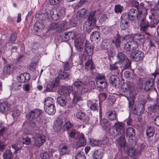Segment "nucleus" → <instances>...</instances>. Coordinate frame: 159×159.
<instances>
[{"label":"nucleus","instance_id":"obj_1","mask_svg":"<svg viewBox=\"0 0 159 159\" xmlns=\"http://www.w3.org/2000/svg\"><path fill=\"white\" fill-rule=\"evenodd\" d=\"M133 3L135 4V6L137 8V10L130 9L128 13H124L122 15L124 18L131 21L134 20L136 18L138 20L142 14L143 10L147 9L144 7V5L143 3H141L139 7H138L139 3L137 2L133 1Z\"/></svg>","mask_w":159,"mask_h":159},{"label":"nucleus","instance_id":"obj_2","mask_svg":"<svg viewBox=\"0 0 159 159\" xmlns=\"http://www.w3.org/2000/svg\"><path fill=\"white\" fill-rule=\"evenodd\" d=\"M73 85L75 87L78 92H80L81 94L87 93L94 89L96 85L94 81H90L88 83L81 81H77L73 83Z\"/></svg>","mask_w":159,"mask_h":159},{"label":"nucleus","instance_id":"obj_3","mask_svg":"<svg viewBox=\"0 0 159 159\" xmlns=\"http://www.w3.org/2000/svg\"><path fill=\"white\" fill-rule=\"evenodd\" d=\"M98 12L92 11L89 12L87 18L88 21L86 22L83 26V30L85 32L89 33L94 28L96 21Z\"/></svg>","mask_w":159,"mask_h":159},{"label":"nucleus","instance_id":"obj_4","mask_svg":"<svg viewBox=\"0 0 159 159\" xmlns=\"http://www.w3.org/2000/svg\"><path fill=\"white\" fill-rule=\"evenodd\" d=\"M117 63L120 65L121 68L123 70L128 69L131 63L127 56L122 52H119L116 56Z\"/></svg>","mask_w":159,"mask_h":159},{"label":"nucleus","instance_id":"obj_5","mask_svg":"<svg viewBox=\"0 0 159 159\" xmlns=\"http://www.w3.org/2000/svg\"><path fill=\"white\" fill-rule=\"evenodd\" d=\"M125 125L124 123L117 120L114 124V128L115 129V131L110 129L109 130V133L114 136L117 135H124L125 133Z\"/></svg>","mask_w":159,"mask_h":159},{"label":"nucleus","instance_id":"obj_6","mask_svg":"<svg viewBox=\"0 0 159 159\" xmlns=\"http://www.w3.org/2000/svg\"><path fill=\"white\" fill-rule=\"evenodd\" d=\"M96 83L97 87L100 89H105L107 85L104 75L97 74L96 75Z\"/></svg>","mask_w":159,"mask_h":159},{"label":"nucleus","instance_id":"obj_7","mask_svg":"<svg viewBox=\"0 0 159 159\" xmlns=\"http://www.w3.org/2000/svg\"><path fill=\"white\" fill-rule=\"evenodd\" d=\"M147 10V9H144L142 12V14L137 20L140 23L141 30L143 31H145L149 26V23L146 20Z\"/></svg>","mask_w":159,"mask_h":159},{"label":"nucleus","instance_id":"obj_8","mask_svg":"<svg viewBox=\"0 0 159 159\" xmlns=\"http://www.w3.org/2000/svg\"><path fill=\"white\" fill-rule=\"evenodd\" d=\"M66 24L65 21H61L59 23L53 22L50 25L49 29L52 30H56V31L59 33L66 29Z\"/></svg>","mask_w":159,"mask_h":159},{"label":"nucleus","instance_id":"obj_9","mask_svg":"<svg viewBox=\"0 0 159 159\" xmlns=\"http://www.w3.org/2000/svg\"><path fill=\"white\" fill-rule=\"evenodd\" d=\"M34 145L36 147H41L45 142V136L42 134H36L33 137Z\"/></svg>","mask_w":159,"mask_h":159},{"label":"nucleus","instance_id":"obj_10","mask_svg":"<svg viewBox=\"0 0 159 159\" xmlns=\"http://www.w3.org/2000/svg\"><path fill=\"white\" fill-rule=\"evenodd\" d=\"M159 15L157 10H151V14L149 15V17L151 19V27H154L159 21Z\"/></svg>","mask_w":159,"mask_h":159},{"label":"nucleus","instance_id":"obj_11","mask_svg":"<svg viewBox=\"0 0 159 159\" xmlns=\"http://www.w3.org/2000/svg\"><path fill=\"white\" fill-rule=\"evenodd\" d=\"M144 57L143 52L140 50H136L132 52L130 55L131 58L136 61H139L142 60Z\"/></svg>","mask_w":159,"mask_h":159},{"label":"nucleus","instance_id":"obj_12","mask_svg":"<svg viewBox=\"0 0 159 159\" xmlns=\"http://www.w3.org/2000/svg\"><path fill=\"white\" fill-rule=\"evenodd\" d=\"M159 73V72H157L153 73L154 78H150L147 81L145 85L144 89L145 91L148 92L152 89L154 85V79Z\"/></svg>","mask_w":159,"mask_h":159},{"label":"nucleus","instance_id":"obj_13","mask_svg":"<svg viewBox=\"0 0 159 159\" xmlns=\"http://www.w3.org/2000/svg\"><path fill=\"white\" fill-rule=\"evenodd\" d=\"M72 90V87L70 86H61L59 87L58 89V93L65 96H68Z\"/></svg>","mask_w":159,"mask_h":159},{"label":"nucleus","instance_id":"obj_14","mask_svg":"<svg viewBox=\"0 0 159 159\" xmlns=\"http://www.w3.org/2000/svg\"><path fill=\"white\" fill-rule=\"evenodd\" d=\"M42 113L41 110L39 109H36L31 111L30 114V117L34 120L38 121L39 119V116Z\"/></svg>","mask_w":159,"mask_h":159},{"label":"nucleus","instance_id":"obj_15","mask_svg":"<svg viewBox=\"0 0 159 159\" xmlns=\"http://www.w3.org/2000/svg\"><path fill=\"white\" fill-rule=\"evenodd\" d=\"M74 41L75 46L78 50L81 51L83 49L84 39L80 38L79 36Z\"/></svg>","mask_w":159,"mask_h":159},{"label":"nucleus","instance_id":"obj_16","mask_svg":"<svg viewBox=\"0 0 159 159\" xmlns=\"http://www.w3.org/2000/svg\"><path fill=\"white\" fill-rule=\"evenodd\" d=\"M30 78V75L28 73H25L19 75L17 77L18 82L23 83L28 81Z\"/></svg>","mask_w":159,"mask_h":159},{"label":"nucleus","instance_id":"obj_17","mask_svg":"<svg viewBox=\"0 0 159 159\" xmlns=\"http://www.w3.org/2000/svg\"><path fill=\"white\" fill-rule=\"evenodd\" d=\"M11 105L7 102L0 103V111L2 113H8L11 109Z\"/></svg>","mask_w":159,"mask_h":159},{"label":"nucleus","instance_id":"obj_18","mask_svg":"<svg viewBox=\"0 0 159 159\" xmlns=\"http://www.w3.org/2000/svg\"><path fill=\"white\" fill-rule=\"evenodd\" d=\"M76 116L77 118L85 123H87L89 120L88 115L86 114L85 113L81 111L77 112Z\"/></svg>","mask_w":159,"mask_h":159},{"label":"nucleus","instance_id":"obj_19","mask_svg":"<svg viewBox=\"0 0 159 159\" xmlns=\"http://www.w3.org/2000/svg\"><path fill=\"white\" fill-rule=\"evenodd\" d=\"M84 50L87 55L89 56L92 55L93 53V47L86 40L84 43Z\"/></svg>","mask_w":159,"mask_h":159},{"label":"nucleus","instance_id":"obj_20","mask_svg":"<svg viewBox=\"0 0 159 159\" xmlns=\"http://www.w3.org/2000/svg\"><path fill=\"white\" fill-rule=\"evenodd\" d=\"M86 141L83 134H81L78 141L76 143V148L84 146L86 144Z\"/></svg>","mask_w":159,"mask_h":159},{"label":"nucleus","instance_id":"obj_21","mask_svg":"<svg viewBox=\"0 0 159 159\" xmlns=\"http://www.w3.org/2000/svg\"><path fill=\"white\" fill-rule=\"evenodd\" d=\"M59 80H53L51 82L50 84L47 85L46 89V90L48 92H52L53 90V89L58 85Z\"/></svg>","mask_w":159,"mask_h":159},{"label":"nucleus","instance_id":"obj_22","mask_svg":"<svg viewBox=\"0 0 159 159\" xmlns=\"http://www.w3.org/2000/svg\"><path fill=\"white\" fill-rule=\"evenodd\" d=\"M63 121L62 120L58 119L55 122L53 125V128L55 131H58L61 129Z\"/></svg>","mask_w":159,"mask_h":159},{"label":"nucleus","instance_id":"obj_23","mask_svg":"<svg viewBox=\"0 0 159 159\" xmlns=\"http://www.w3.org/2000/svg\"><path fill=\"white\" fill-rule=\"evenodd\" d=\"M141 154V151H137L133 147H130L128 150V155L131 157L140 156Z\"/></svg>","mask_w":159,"mask_h":159},{"label":"nucleus","instance_id":"obj_24","mask_svg":"<svg viewBox=\"0 0 159 159\" xmlns=\"http://www.w3.org/2000/svg\"><path fill=\"white\" fill-rule=\"evenodd\" d=\"M45 111L49 115H53L56 111V108L55 105L44 107Z\"/></svg>","mask_w":159,"mask_h":159},{"label":"nucleus","instance_id":"obj_25","mask_svg":"<svg viewBox=\"0 0 159 159\" xmlns=\"http://www.w3.org/2000/svg\"><path fill=\"white\" fill-rule=\"evenodd\" d=\"M134 40H135L138 43L141 44H143L144 42V37L143 35L140 34H135L133 38Z\"/></svg>","mask_w":159,"mask_h":159},{"label":"nucleus","instance_id":"obj_26","mask_svg":"<svg viewBox=\"0 0 159 159\" xmlns=\"http://www.w3.org/2000/svg\"><path fill=\"white\" fill-rule=\"evenodd\" d=\"M135 135V131L133 128L129 127L126 130L125 135L126 137L131 138L134 137Z\"/></svg>","mask_w":159,"mask_h":159},{"label":"nucleus","instance_id":"obj_27","mask_svg":"<svg viewBox=\"0 0 159 159\" xmlns=\"http://www.w3.org/2000/svg\"><path fill=\"white\" fill-rule=\"evenodd\" d=\"M73 98L72 102L73 104H75L78 102L82 100V98L80 95V94L82 95L80 92L75 91L74 93L73 92Z\"/></svg>","mask_w":159,"mask_h":159},{"label":"nucleus","instance_id":"obj_28","mask_svg":"<svg viewBox=\"0 0 159 159\" xmlns=\"http://www.w3.org/2000/svg\"><path fill=\"white\" fill-rule=\"evenodd\" d=\"M14 68L13 65L7 64L3 68L2 72L4 74H9L13 70Z\"/></svg>","mask_w":159,"mask_h":159},{"label":"nucleus","instance_id":"obj_29","mask_svg":"<svg viewBox=\"0 0 159 159\" xmlns=\"http://www.w3.org/2000/svg\"><path fill=\"white\" fill-rule=\"evenodd\" d=\"M106 117L111 120H113L117 119V115L114 111H109L106 113Z\"/></svg>","mask_w":159,"mask_h":159},{"label":"nucleus","instance_id":"obj_30","mask_svg":"<svg viewBox=\"0 0 159 159\" xmlns=\"http://www.w3.org/2000/svg\"><path fill=\"white\" fill-rule=\"evenodd\" d=\"M121 135V136L117 139V142L121 147L124 148L126 144L125 139V134Z\"/></svg>","mask_w":159,"mask_h":159},{"label":"nucleus","instance_id":"obj_31","mask_svg":"<svg viewBox=\"0 0 159 159\" xmlns=\"http://www.w3.org/2000/svg\"><path fill=\"white\" fill-rule=\"evenodd\" d=\"M128 20H129L127 19L124 18L122 16V15L121 16L120 24V27L121 29L125 30L128 27Z\"/></svg>","mask_w":159,"mask_h":159},{"label":"nucleus","instance_id":"obj_32","mask_svg":"<svg viewBox=\"0 0 159 159\" xmlns=\"http://www.w3.org/2000/svg\"><path fill=\"white\" fill-rule=\"evenodd\" d=\"M55 101L53 99L50 97L46 98L44 100V107L54 105Z\"/></svg>","mask_w":159,"mask_h":159},{"label":"nucleus","instance_id":"obj_33","mask_svg":"<svg viewBox=\"0 0 159 159\" xmlns=\"http://www.w3.org/2000/svg\"><path fill=\"white\" fill-rule=\"evenodd\" d=\"M39 17L38 18L41 20L44 21L48 19L50 17L49 12L47 11H45L44 12L40 13L39 14Z\"/></svg>","mask_w":159,"mask_h":159},{"label":"nucleus","instance_id":"obj_34","mask_svg":"<svg viewBox=\"0 0 159 159\" xmlns=\"http://www.w3.org/2000/svg\"><path fill=\"white\" fill-rule=\"evenodd\" d=\"M103 153L101 150H95L93 155V157L94 159H100L103 156Z\"/></svg>","mask_w":159,"mask_h":159},{"label":"nucleus","instance_id":"obj_35","mask_svg":"<svg viewBox=\"0 0 159 159\" xmlns=\"http://www.w3.org/2000/svg\"><path fill=\"white\" fill-rule=\"evenodd\" d=\"M100 124L105 129H106L110 126V122L107 119L100 120Z\"/></svg>","mask_w":159,"mask_h":159},{"label":"nucleus","instance_id":"obj_36","mask_svg":"<svg viewBox=\"0 0 159 159\" xmlns=\"http://www.w3.org/2000/svg\"><path fill=\"white\" fill-rule=\"evenodd\" d=\"M77 16L82 18H85L88 16L87 11L85 9L82 8L78 11Z\"/></svg>","mask_w":159,"mask_h":159},{"label":"nucleus","instance_id":"obj_37","mask_svg":"<svg viewBox=\"0 0 159 159\" xmlns=\"http://www.w3.org/2000/svg\"><path fill=\"white\" fill-rule=\"evenodd\" d=\"M50 17H51L54 20H57L59 19L60 16L59 13L57 11H54L52 10L49 11Z\"/></svg>","mask_w":159,"mask_h":159},{"label":"nucleus","instance_id":"obj_38","mask_svg":"<svg viewBox=\"0 0 159 159\" xmlns=\"http://www.w3.org/2000/svg\"><path fill=\"white\" fill-rule=\"evenodd\" d=\"M130 84L129 82L123 83L121 86V90L123 92L128 91L130 88Z\"/></svg>","mask_w":159,"mask_h":159},{"label":"nucleus","instance_id":"obj_39","mask_svg":"<svg viewBox=\"0 0 159 159\" xmlns=\"http://www.w3.org/2000/svg\"><path fill=\"white\" fill-rule=\"evenodd\" d=\"M100 36V34L97 31H95L92 32L90 36L91 40L96 41L98 40Z\"/></svg>","mask_w":159,"mask_h":159},{"label":"nucleus","instance_id":"obj_40","mask_svg":"<svg viewBox=\"0 0 159 159\" xmlns=\"http://www.w3.org/2000/svg\"><path fill=\"white\" fill-rule=\"evenodd\" d=\"M21 83L18 82L13 83L12 85V89L11 90L17 91L20 89L21 88Z\"/></svg>","mask_w":159,"mask_h":159},{"label":"nucleus","instance_id":"obj_41","mask_svg":"<svg viewBox=\"0 0 159 159\" xmlns=\"http://www.w3.org/2000/svg\"><path fill=\"white\" fill-rule=\"evenodd\" d=\"M69 75V74L68 73L60 70L59 73L58 78L60 79H65L68 77Z\"/></svg>","mask_w":159,"mask_h":159},{"label":"nucleus","instance_id":"obj_42","mask_svg":"<svg viewBox=\"0 0 159 159\" xmlns=\"http://www.w3.org/2000/svg\"><path fill=\"white\" fill-rule=\"evenodd\" d=\"M147 135L149 137H152L154 134V130L153 127H148L147 128L146 130Z\"/></svg>","mask_w":159,"mask_h":159},{"label":"nucleus","instance_id":"obj_43","mask_svg":"<svg viewBox=\"0 0 159 159\" xmlns=\"http://www.w3.org/2000/svg\"><path fill=\"white\" fill-rule=\"evenodd\" d=\"M69 151V149L68 147L65 145L61 146L60 147V154L64 155L67 154Z\"/></svg>","mask_w":159,"mask_h":159},{"label":"nucleus","instance_id":"obj_44","mask_svg":"<svg viewBox=\"0 0 159 159\" xmlns=\"http://www.w3.org/2000/svg\"><path fill=\"white\" fill-rule=\"evenodd\" d=\"M57 102L61 106L64 107L66 104V102L65 98L58 97L57 98Z\"/></svg>","mask_w":159,"mask_h":159},{"label":"nucleus","instance_id":"obj_45","mask_svg":"<svg viewBox=\"0 0 159 159\" xmlns=\"http://www.w3.org/2000/svg\"><path fill=\"white\" fill-rule=\"evenodd\" d=\"M153 111H156L159 108V99H157L155 101L154 104L151 107Z\"/></svg>","mask_w":159,"mask_h":159},{"label":"nucleus","instance_id":"obj_46","mask_svg":"<svg viewBox=\"0 0 159 159\" xmlns=\"http://www.w3.org/2000/svg\"><path fill=\"white\" fill-rule=\"evenodd\" d=\"M4 159H12V153L9 151H7L3 154Z\"/></svg>","mask_w":159,"mask_h":159},{"label":"nucleus","instance_id":"obj_47","mask_svg":"<svg viewBox=\"0 0 159 159\" xmlns=\"http://www.w3.org/2000/svg\"><path fill=\"white\" fill-rule=\"evenodd\" d=\"M121 37L119 35H117L115 39L114 40H113L112 42L113 43H114L116 45L117 48L120 47V44L121 41Z\"/></svg>","mask_w":159,"mask_h":159},{"label":"nucleus","instance_id":"obj_48","mask_svg":"<svg viewBox=\"0 0 159 159\" xmlns=\"http://www.w3.org/2000/svg\"><path fill=\"white\" fill-rule=\"evenodd\" d=\"M75 159H85L84 153L81 151H78L75 156Z\"/></svg>","mask_w":159,"mask_h":159},{"label":"nucleus","instance_id":"obj_49","mask_svg":"<svg viewBox=\"0 0 159 159\" xmlns=\"http://www.w3.org/2000/svg\"><path fill=\"white\" fill-rule=\"evenodd\" d=\"M131 47L133 50L137 49L138 47L139 43L136 41L132 40L130 41Z\"/></svg>","mask_w":159,"mask_h":159},{"label":"nucleus","instance_id":"obj_50","mask_svg":"<svg viewBox=\"0 0 159 159\" xmlns=\"http://www.w3.org/2000/svg\"><path fill=\"white\" fill-rule=\"evenodd\" d=\"M90 143L91 145L93 146H101L100 142V140L93 139L91 140Z\"/></svg>","mask_w":159,"mask_h":159},{"label":"nucleus","instance_id":"obj_51","mask_svg":"<svg viewBox=\"0 0 159 159\" xmlns=\"http://www.w3.org/2000/svg\"><path fill=\"white\" fill-rule=\"evenodd\" d=\"M100 142L101 146L102 145H109L110 144L109 143V139L106 136L103 137L102 140H100Z\"/></svg>","mask_w":159,"mask_h":159},{"label":"nucleus","instance_id":"obj_52","mask_svg":"<svg viewBox=\"0 0 159 159\" xmlns=\"http://www.w3.org/2000/svg\"><path fill=\"white\" fill-rule=\"evenodd\" d=\"M123 9V7L119 4L115 5V11L116 13H121Z\"/></svg>","mask_w":159,"mask_h":159},{"label":"nucleus","instance_id":"obj_53","mask_svg":"<svg viewBox=\"0 0 159 159\" xmlns=\"http://www.w3.org/2000/svg\"><path fill=\"white\" fill-rule=\"evenodd\" d=\"M66 34H67V35H68L69 39L70 38L73 39L76 37V34L74 32H66Z\"/></svg>","mask_w":159,"mask_h":159},{"label":"nucleus","instance_id":"obj_54","mask_svg":"<svg viewBox=\"0 0 159 159\" xmlns=\"http://www.w3.org/2000/svg\"><path fill=\"white\" fill-rule=\"evenodd\" d=\"M72 66V64L71 62H66L65 63L64 69L65 70H68Z\"/></svg>","mask_w":159,"mask_h":159},{"label":"nucleus","instance_id":"obj_55","mask_svg":"<svg viewBox=\"0 0 159 159\" xmlns=\"http://www.w3.org/2000/svg\"><path fill=\"white\" fill-rule=\"evenodd\" d=\"M66 33V32L63 33L60 35V37L61 39V40L62 41H66L69 39L68 36V35H67V34Z\"/></svg>","mask_w":159,"mask_h":159},{"label":"nucleus","instance_id":"obj_56","mask_svg":"<svg viewBox=\"0 0 159 159\" xmlns=\"http://www.w3.org/2000/svg\"><path fill=\"white\" fill-rule=\"evenodd\" d=\"M124 49L126 51H129L131 48L130 44V41H127L125 44L124 46Z\"/></svg>","mask_w":159,"mask_h":159},{"label":"nucleus","instance_id":"obj_57","mask_svg":"<svg viewBox=\"0 0 159 159\" xmlns=\"http://www.w3.org/2000/svg\"><path fill=\"white\" fill-rule=\"evenodd\" d=\"M41 159H50L49 155L47 152L42 153L40 154Z\"/></svg>","mask_w":159,"mask_h":159},{"label":"nucleus","instance_id":"obj_58","mask_svg":"<svg viewBox=\"0 0 159 159\" xmlns=\"http://www.w3.org/2000/svg\"><path fill=\"white\" fill-rule=\"evenodd\" d=\"M23 140V144H24L28 145L31 143L30 138L28 137L24 138Z\"/></svg>","mask_w":159,"mask_h":159},{"label":"nucleus","instance_id":"obj_59","mask_svg":"<svg viewBox=\"0 0 159 159\" xmlns=\"http://www.w3.org/2000/svg\"><path fill=\"white\" fill-rule=\"evenodd\" d=\"M118 66L116 65V62L115 64H111L110 65V69L111 70H117Z\"/></svg>","mask_w":159,"mask_h":159},{"label":"nucleus","instance_id":"obj_60","mask_svg":"<svg viewBox=\"0 0 159 159\" xmlns=\"http://www.w3.org/2000/svg\"><path fill=\"white\" fill-rule=\"evenodd\" d=\"M127 125L128 126H132L133 120L131 118H128L126 120Z\"/></svg>","mask_w":159,"mask_h":159},{"label":"nucleus","instance_id":"obj_61","mask_svg":"<svg viewBox=\"0 0 159 159\" xmlns=\"http://www.w3.org/2000/svg\"><path fill=\"white\" fill-rule=\"evenodd\" d=\"M73 126V125L69 121H67L65 124L64 127L67 130H68Z\"/></svg>","mask_w":159,"mask_h":159},{"label":"nucleus","instance_id":"obj_62","mask_svg":"<svg viewBox=\"0 0 159 159\" xmlns=\"http://www.w3.org/2000/svg\"><path fill=\"white\" fill-rule=\"evenodd\" d=\"M65 10L64 7H62L58 11V13H59L60 16H63L65 14Z\"/></svg>","mask_w":159,"mask_h":159},{"label":"nucleus","instance_id":"obj_63","mask_svg":"<svg viewBox=\"0 0 159 159\" xmlns=\"http://www.w3.org/2000/svg\"><path fill=\"white\" fill-rule=\"evenodd\" d=\"M90 109L93 111H95L97 109V104L95 102L92 103L90 106Z\"/></svg>","mask_w":159,"mask_h":159},{"label":"nucleus","instance_id":"obj_64","mask_svg":"<svg viewBox=\"0 0 159 159\" xmlns=\"http://www.w3.org/2000/svg\"><path fill=\"white\" fill-rule=\"evenodd\" d=\"M116 76L115 75H112L110 78L109 81L110 83L111 84H113L114 83L116 80Z\"/></svg>","mask_w":159,"mask_h":159}]
</instances>
